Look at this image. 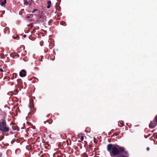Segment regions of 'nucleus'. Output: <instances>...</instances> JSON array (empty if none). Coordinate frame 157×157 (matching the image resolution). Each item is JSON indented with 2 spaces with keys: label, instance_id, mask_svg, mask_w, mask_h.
I'll list each match as a JSON object with an SVG mask.
<instances>
[{
  "label": "nucleus",
  "instance_id": "nucleus-6",
  "mask_svg": "<svg viewBox=\"0 0 157 157\" xmlns=\"http://www.w3.org/2000/svg\"><path fill=\"white\" fill-rule=\"evenodd\" d=\"M48 6H47V7L48 8H49L50 7L51 5V2L50 1H48L47 2Z\"/></svg>",
  "mask_w": 157,
  "mask_h": 157
},
{
  "label": "nucleus",
  "instance_id": "nucleus-2",
  "mask_svg": "<svg viewBox=\"0 0 157 157\" xmlns=\"http://www.w3.org/2000/svg\"><path fill=\"white\" fill-rule=\"evenodd\" d=\"M0 130L3 132H8L9 131V128L6 126L5 122H0Z\"/></svg>",
  "mask_w": 157,
  "mask_h": 157
},
{
  "label": "nucleus",
  "instance_id": "nucleus-13",
  "mask_svg": "<svg viewBox=\"0 0 157 157\" xmlns=\"http://www.w3.org/2000/svg\"><path fill=\"white\" fill-rule=\"evenodd\" d=\"M23 36L24 37H25L26 36V35H24Z\"/></svg>",
  "mask_w": 157,
  "mask_h": 157
},
{
  "label": "nucleus",
  "instance_id": "nucleus-14",
  "mask_svg": "<svg viewBox=\"0 0 157 157\" xmlns=\"http://www.w3.org/2000/svg\"><path fill=\"white\" fill-rule=\"evenodd\" d=\"M3 137L2 136V137L0 139V140H1V139H3Z\"/></svg>",
  "mask_w": 157,
  "mask_h": 157
},
{
  "label": "nucleus",
  "instance_id": "nucleus-1",
  "mask_svg": "<svg viewBox=\"0 0 157 157\" xmlns=\"http://www.w3.org/2000/svg\"><path fill=\"white\" fill-rule=\"evenodd\" d=\"M107 150L109 152L110 155L112 156L117 155L124 151L123 148L121 147L118 148L112 144H109L107 145Z\"/></svg>",
  "mask_w": 157,
  "mask_h": 157
},
{
  "label": "nucleus",
  "instance_id": "nucleus-12",
  "mask_svg": "<svg viewBox=\"0 0 157 157\" xmlns=\"http://www.w3.org/2000/svg\"><path fill=\"white\" fill-rule=\"evenodd\" d=\"M147 150L148 151L149 150V148L148 147L147 148Z\"/></svg>",
  "mask_w": 157,
  "mask_h": 157
},
{
  "label": "nucleus",
  "instance_id": "nucleus-7",
  "mask_svg": "<svg viewBox=\"0 0 157 157\" xmlns=\"http://www.w3.org/2000/svg\"><path fill=\"white\" fill-rule=\"evenodd\" d=\"M83 138L84 137L83 136H81L80 139L81 141H79V142H81V141H82L83 139Z\"/></svg>",
  "mask_w": 157,
  "mask_h": 157
},
{
  "label": "nucleus",
  "instance_id": "nucleus-9",
  "mask_svg": "<svg viewBox=\"0 0 157 157\" xmlns=\"http://www.w3.org/2000/svg\"><path fill=\"white\" fill-rule=\"evenodd\" d=\"M155 120L156 122H157V115L155 117Z\"/></svg>",
  "mask_w": 157,
  "mask_h": 157
},
{
  "label": "nucleus",
  "instance_id": "nucleus-15",
  "mask_svg": "<svg viewBox=\"0 0 157 157\" xmlns=\"http://www.w3.org/2000/svg\"><path fill=\"white\" fill-rule=\"evenodd\" d=\"M13 79H14V78L13 77H12V78H11V79L12 80Z\"/></svg>",
  "mask_w": 157,
  "mask_h": 157
},
{
  "label": "nucleus",
  "instance_id": "nucleus-4",
  "mask_svg": "<svg viewBox=\"0 0 157 157\" xmlns=\"http://www.w3.org/2000/svg\"><path fill=\"white\" fill-rule=\"evenodd\" d=\"M157 125V123L153 124L151 122V123L149 124V127L150 128H153L155 127Z\"/></svg>",
  "mask_w": 157,
  "mask_h": 157
},
{
  "label": "nucleus",
  "instance_id": "nucleus-5",
  "mask_svg": "<svg viewBox=\"0 0 157 157\" xmlns=\"http://www.w3.org/2000/svg\"><path fill=\"white\" fill-rule=\"evenodd\" d=\"M6 3V0H4V2L0 3L1 5L2 6H5V5Z\"/></svg>",
  "mask_w": 157,
  "mask_h": 157
},
{
  "label": "nucleus",
  "instance_id": "nucleus-3",
  "mask_svg": "<svg viewBox=\"0 0 157 157\" xmlns=\"http://www.w3.org/2000/svg\"><path fill=\"white\" fill-rule=\"evenodd\" d=\"M19 75L21 77H25L26 75V71L24 70H21L20 72Z\"/></svg>",
  "mask_w": 157,
  "mask_h": 157
},
{
  "label": "nucleus",
  "instance_id": "nucleus-16",
  "mask_svg": "<svg viewBox=\"0 0 157 157\" xmlns=\"http://www.w3.org/2000/svg\"><path fill=\"white\" fill-rule=\"evenodd\" d=\"M15 76H16L17 75V74H15Z\"/></svg>",
  "mask_w": 157,
  "mask_h": 157
},
{
  "label": "nucleus",
  "instance_id": "nucleus-10",
  "mask_svg": "<svg viewBox=\"0 0 157 157\" xmlns=\"http://www.w3.org/2000/svg\"><path fill=\"white\" fill-rule=\"evenodd\" d=\"M3 69H0V71H1V72H3Z\"/></svg>",
  "mask_w": 157,
  "mask_h": 157
},
{
  "label": "nucleus",
  "instance_id": "nucleus-11",
  "mask_svg": "<svg viewBox=\"0 0 157 157\" xmlns=\"http://www.w3.org/2000/svg\"><path fill=\"white\" fill-rule=\"evenodd\" d=\"M36 10H33V11H32V13H34V11H36Z\"/></svg>",
  "mask_w": 157,
  "mask_h": 157
},
{
  "label": "nucleus",
  "instance_id": "nucleus-8",
  "mask_svg": "<svg viewBox=\"0 0 157 157\" xmlns=\"http://www.w3.org/2000/svg\"><path fill=\"white\" fill-rule=\"evenodd\" d=\"M24 4L25 5H27L28 4V3L27 1H25Z\"/></svg>",
  "mask_w": 157,
  "mask_h": 157
}]
</instances>
